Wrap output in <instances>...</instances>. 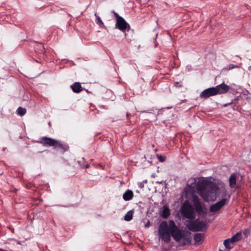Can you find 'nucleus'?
Segmentation results:
<instances>
[{
    "label": "nucleus",
    "mask_w": 251,
    "mask_h": 251,
    "mask_svg": "<svg viewBox=\"0 0 251 251\" xmlns=\"http://www.w3.org/2000/svg\"><path fill=\"white\" fill-rule=\"evenodd\" d=\"M158 236L165 242H169L171 236L183 245L191 243V234L189 231L180 229L173 220L162 222L158 228Z\"/></svg>",
    "instance_id": "1"
},
{
    "label": "nucleus",
    "mask_w": 251,
    "mask_h": 251,
    "mask_svg": "<svg viewBox=\"0 0 251 251\" xmlns=\"http://www.w3.org/2000/svg\"><path fill=\"white\" fill-rule=\"evenodd\" d=\"M198 191L205 201H214L218 197H225L226 195V189L224 183L213 184L205 180L199 181Z\"/></svg>",
    "instance_id": "2"
},
{
    "label": "nucleus",
    "mask_w": 251,
    "mask_h": 251,
    "mask_svg": "<svg viewBox=\"0 0 251 251\" xmlns=\"http://www.w3.org/2000/svg\"><path fill=\"white\" fill-rule=\"evenodd\" d=\"M41 143L46 147L53 146L55 148H59L64 150H67L68 147L62 142L56 140L51 138L46 137H43L41 139Z\"/></svg>",
    "instance_id": "3"
},
{
    "label": "nucleus",
    "mask_w": 251,
    "mask_h": 251,
    "mask_svg": "<svg viewBox=\"0 0 251 251\" xmlns=\"http://www.w3.org/2000/svg\"><path fill=\"white\" fill-rule=\"evenodd\" d=\"M181 214L184 218L194 219L195 213L193 208L188 201H185L181 207Z\"/></svg>",
    "instance_id": "4"
},
{
    "label": "nucleus",
    "mask_w": 251,
    "mask_h": 251,
    "mask_svg": "<svg viewBox=\"0 0 251 251\" xmlns=\"http://www.w3.org/2000/svg\"><path fill=\"white\" fill-rule=\"evenodd\" d=\"M187 227L192 231H202L206 228V225L204 222L197 220L190 222L187 224Z\"/></svg>",
    "instance_id": "5"
},
{
    "label": "nucleus",
    "mask_w": 251,
    "mask_h": 251,
    "mask_svg": "<svg viewBox=\"0 0 251 251\" xmlns=\"http://www.w3.org/2000/svg\"><path fill=\"white\" fill-rule=\"evenodd\" d=\"M115 17L117 18V22L116 24V27L119 29L123 32H125L126 30L129 28V25L126 22V21L118 14L115 13Z\"/></svg>",
    "instance_id": "6"
},
{
    "label": "nucleus",
    "mask_w": 251,
    "mask_h": 251,
    "mask_svg": "<svg viewBox=\"0 0 251 251\" xmlns=\"http://www.w3.org/2000/svg\"><path fill=\"white\" fill-rule=\"evenodd\" d=\"M228 201L227 199H223L214 204L211 205L209 207L210 212L216 213L223 207Z\"/></svg>",
    "instance_id": "7"
},
{
    "label": "nucleus",
    "mask_w": 251,
    "mask_h": 251,
    "mask_svg": "<svg viewBox=\"0 0 251 251\" xmlns=\"http://www.w3.org/2000/svg\"><path fill=\"white\" fill-rule=\"evenodd\" d=\"M196 212L199 214H206L205 208L202 207L197 196H194L192 200Z\"/></svg>",
    "instance_id": "8"
},
{
    "label": "nucleus",
    "mask_w": 251,
    "mask_h": 251,
    "mask_svg": "<svg viewBox=\"0 0 251 251\" xmlns=\"http://www.w3.org/2000/svg\"><path fill=\"white\" fill-rule=\"evenodd\" d=\"M217 95L216 87H211L203 90L200 94L201 98L206 99Z\"/></svg>",
    "instance_id": "9"
},
{
    "label": "nucleus",
    "mask_w": 251,
    "mask_h": 251,
    "mask_svg": "<svg viewBox=\"0 0 251 251\" xmlns=\"http://www.w3.org/2000/svg\"><path fill=\"white\" fill-rule=\"evenodd\" d=\"M217 94H223L227 93L230 88V87L224 83H222L216 87Z\"/></svg>",
    "instance_id": "10"
},
{
    "label": "nucleus",
    "mask_w": 251,
    "mask_h": 251,
    "mask_svg": "<svg viewBox=\"0 0 251 251\" xmlns=\"http://www.w3.org/2000/svg\"><path fill=\"white\" fill-rule=\"evenodd\" d=\"M205 237L203 233H199L194 235V239L195 244L196 245H200L203 242Z\"/></svg>",
    "instance_id": "11"
},
{
    "label": "nucleus",
    "mask_w": 251,
    "mask_h": 251,
    "mask_svg": "<svg viewBox=\"0 0 251 251\" xmlns=\"http://www.w3.org/2000/svg\"><path fill=\"white\" fill-rule=\"evenodd\" d=\"M71 87L73 92L76 93H79L82 90V87L79 82H75Z\"/></svg>",
    "instance_id": "12"
},
{
    "label": "nucleus",
    "mask_w": 251,
    "mask_h": 251,
    "mask_svg": "<svg viewBox=\"0 0 251 251\" xmlns=\"http://www.w3.org/2000/svg\"><path fill=\"white\" fill-rule=\"evenodd\" d=\"M133 197V193L130 190H127L123 194V198L125 201L130 200Z\"/></svg>",
    "instance_id": "13"
},
{
    "label": "nucleus",
    "mask_w": 251,
    "mask_h": 251,
    "mask_svg": "<svg viewBox=\"0 0 251 251\" xmlns=\"http://www.w3.org/2000/svg\"><path fill=\"white\" fill-rule=\"evenodd\" d=\"M170 215V209L169 208L168 206L164 205L163 207V210H162L161 216L163 218L166 219L169 217V216Z\"/></svg>",
    "instance_id": "14"
},
{
    "label": "nucleus",
    "mask_w": 251,
    "mask_h": 251,
    "mask_svg": "<svg viewBox=\"0 0 251 251\" xmlns=\"http://www.w3.org/2000/svg\"><path fill=\"white\" fill-rule=\"evenodd\" d=\"M229 185L231 188H234L236 185V176L235 174H232L229 179Z\"/></svg>",
    "instance_id": "15"
},
{
    "label": "nucleus",
    "mask_w": 251,
    "mask_h": 251,
    "mask_svg": "<svg viewBox=\"0 0 251 251\" xmlns=\"http://www.w3.org/2000/svg\"><path fill=\"white\" fill-rule=\"evenodd\" d=\"M242 238V234L240 232L237 233L235 235H234L233 236H232L231 238H230V240H231L233 244L241 239Z\"/></svg>",
    "instance_id": "16"
},
{
    "label": "nucleus",
    "mask_w": 251,
    "mask_h": 251,
    "mask_svg": "<svg viewBox=\"0 0 251 251\" xmlns=\"http://www.w3.org/2000/svg\"><path fill=\"white\" fill-rule=\"evenodd\" d=\"M133 211L130 210L128 211L124 217V219L126 221H130L132 219Z\"/></svg>",
    "instance_id": "17"
},
{
    "label": "nucleus",
    "mask_w": 251,
    "mask_h": 251,
    "mask_svg": "<svg viewBox=\"0 0 251 251\" xmlns=\"http://www.w3.org/2000/svg\"><path fill=\"white\" fill-rule=\"evenodd\" d=\"M224 244L226 248L228 249H231L233 245V243L230 240V238L227 239L224 241Z\"/></svg>",
    "instance_id": "18"
},
{
    "label": "nucleus",
    "mask_w": 251,
    "mask_h": 251,
    "mask_svg": "<svg viewBox=\"0 0 251 251\" xmlns=\"http://www.w3.org/2000/svg\"><path fill=\"white\" fill-rule=\"evenodd\" d=\"M26 110L25 108L19 107L17 110V114L21 116H24L26 113Z\"/></svg>",
    "instance_id": "19"
},
{
    "label": "nucleus",
    "mask_w": 251,
    "mask_h": 251,
    "mask_svg": "<svg viewBox=\"0 0 251 251\" xmlns=\"http://www.w3.org/2000/svg\"><path fill=\"white\" fill-rule=\"evenodd\" d=\"M95 15L96 17V23L100 27L104 26V24L102 22V21H101L100 17L99 16H98L96 13L95 14Z\"/></svg>",
    "instance_id": "20"
},
{
    "label": "nucleus",
    "mask_w": 251,
    "mask_h": 251,
    "mask_svg": "<svg viewBox=\"0 0 251 251\" xmlns=\"http://www.w3.org/2000/svg\"><path fill=\"white\" fill-rule=\"evenodd\" d=\"M239 68V67L238 65H233V64H229L228 66V68H224V69L231 70V69H233L234 68Z\"/></svg>",
    "instance_id": "21"
},
{
    "label": "nucleus",
    "mask_w": 251,
    "mask_h": 251,
    "mask_svg": "<svg viewBox=\"0 0 251 251\" xmlns=\"http://www.w3.org/2000/svg\"><path fill=\"white\" fill-rule=\"evenodd\" d=\"M157 156L159 160L161 162H164L165 160L166 157L165 156L159 155H157Z\"/></svg>",
    "instance_id": "22"
},
{
    "label": "nucleus",
    "mask_w": 251,
    "mask_h": 251,
    "mask_svg": "<svg viewBox=\"0 0 251 251\" xmlns=\"http://www.w3.org/2000/svg\"><path fill=\"white\" fill-rule=\"evenodd\" d=\"M138 186L140 188H142L144 187V184L142 182H140L138 183Z\"/></svg>",
    "instance_id": "23"
},
{
    "label": "nucleus",
    "mask_w": 251,
    "mask_h": 251,
    "mask_svg": "<svg viewBox=\"0 0 251 251\" xmlns=\"http://www.w3.org/2000/svg\"><path fill=\"white\" fill-rule=\"evenodd\" d=\"M175 86H176V87H181V85H180V84H179V82H176V83H175Z\"/></svg>",
    "instance_id": "24"
},
{
    "label": "nucleus",
    "mask_w": 251,
    "mask_h": 251,
    "mask_svg": "<svg viewBox=\"0 0 251 251\" xmlns=\"http://www.w3.org/2000/svg\"><path fill=\"white\" fill-rule=\"evenodd\" d=\"M150 226V221H148L147 223L146 224V225H145V226L146 227H149Z\"/></svg>",
    "instance_id": "25"
},
{
    "label": "nucleus",
    "mask_w": 251,
    "mask_h": 251,
    "mask_svg": "<svg viewBox=\"0 0 251 251\" xmlns=\"http://www.w3.org/2000/svg\"><path fill=\"white\" fill-rule=\"evenodd\" d=\"M88 167H89V165L88 164L86 165L85 168H87Z\"/></svg>",
    "instance_id": "26"
},
{
    "label": "nucleus",
    "mask_w": 251,
    "mask_h": 251,
    "mask_svg": "<svg viewBox=\"0 0 251 251\" xmlns=\"http://www.w3.org/2000/svg\"><path fill=\"white\" fill-rule=\"evenodd\" d=\"M16 243L17 244H19V245L21 244L20 242L19 241H16Z\"/></svg>",
    "instance_id": "27"
}]
</instances>
